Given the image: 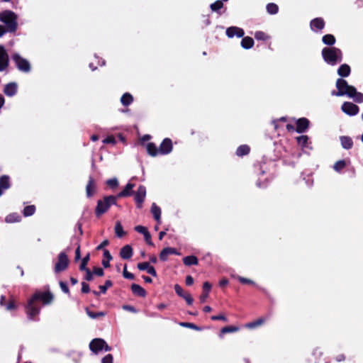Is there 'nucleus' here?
Masks as SVG:
<instances>
[{
  "label": "nucleus",
  "instance_id": "obj_1",
  "mask_svg": "<svg viewBox=\"0 0 363 363\" xmlns=\"http://www.w3.org/2000/svg\"><path fill=\"white\" fill-rule=\"evenodd\" d=\"M336 87L337 91H332L333 96H347L350 98H353L357 103L363 102V94L358 92L356 88L352 85H349L347 82L342 78H339L336 81Z\"/></svg>",
  "mask_w": 363,
  "mask_h": 363
},
{
  "label": "nucleus",
  "instance_id": "obj_2",
  "mask_svg": "<svg viewBox=\"0 0 363 363\" xmlns=\"http://www.w3.org/2000/svg\"><path fill=\"white\" fill-rule=\"evenodd\" d=\"M321 53L324 61L328 65L334 66L342 60V52L340 48H324Z\"/></svg>",
  "mask_w": 363,
  "mask_h": 363
},
{
  "label": "nucleus",
  "instance_id": "obj_3",
  "mask_svg": "<svg viewBox=\"0 0 363 363\" xmlns=\"http://www.w3.org/2000/svg\"><path fill=\"white\" fill-rule=\"evenodd\" d=\"M113 205H117V199L113 195L106 196L102 199L98 200L95 208L96 216L100 218Z\"/></svg>",
  "mask_w": 363,
  "mask_h": 363
},
{
  "label": "nucleus",
  "instance_id": "obj_4",
  "mask_svg": "<svg viewBox=\"0 0 363 363\" xmlns=\"http://www.w3.org/2000/svg\"><path fill=\"white\" fill-rule=\"evenodd\" d=\"M0 21L5 23L7 32L14 33L16 31L18 28L17 16L13 11L6 10L1 12Z\"/></svg>",
  "mask_w": 363,
  "mask_h": 363
},
{
  "label": "nucleus",
  "instance_id": "obj_5",
  "mask_svg": "<svg viewBox=\"0 0 363 363\" xmlns=\"http://www.w3.org/2000/svg\"><path fill=\"white\" fill-rule=\"evenodd\" d=\"M35 302L40 301L43 305H49L54 300L53 294L49 291H36L30 297Z\"/></svg>",
  "mask_w": 363,
  "mask_h": 363
},
{
  "label": "nucleus",
  "instance_id": "obj_6",
  "mask_svg": "<svg viewBox=\"0 0 363 363\" xmlns=\"http://www.w3.org/2000/svg\"><path fill=\"white\" fill-rule=\"evenodd\" d=\"M26 313L28 319L31 320H36L35 318L39 315L40 308L38 303L32 298L28 300L27 304L25 306Z\"/></svg>",
  "mask_w": 363,
  "mask_h": 363
},
{
  "label": "nucleus",
  "instance_id": "obj_7",
  "mask_svg": "<svg viewBox=\"0 0 363 363\" xmlns=\"http://www.w3.org/2000/svg\"><path fill=\"white\" fill-rule=\"evenodd\" d=\"M69 259L65 252H61L57 256V261L55 264L54 272L55 274L65 271L69 266Z\"/></svg>",
  "mask_w": 363,
  "mask_h": 363
},
{
  "label": "nucleus",
  "instance_id": "obj_8",
  "mask_svg": "<svg viewBox=\"0 0 363 363\" xmlns=\"http://www.w3.org/2000/svg\"><path fill=\"white\" fill-rule=\"evenodd\" d=\"M11 58L20 71L23 72H29L30 71V65L29 62L23 58L19 54H13Z\"/></svg>",
  "mask_w": 363,
  "mask_h": 363
},
{
  "label": "nucleus",
  "instance_id": "obj_9",
  "mask_svg": "<svg viewBox=\"0 0 363 363\" xmlns=\"http://www.w3.org/2000/svg\"><path fill=\"white\" fill-rule=\"evenodd\" d=\"M133 196L137 208H141L146 197V187L140 185L137 191L133 193Z\"/></svg>",
  "mask_w": 363,
  "mask_h": 363
},
{
  "label": "nucleus",
  "instance_id": "obj_10",
  "mask_svg": "<svg viewBox=\"0 0 363 363\" xmlns=\"http://www.w3.org/2000/svg\"><path fill=\"white\" fill-rule=\"evenodd\" d=\"M342 111L349 116H355L359 113V106L356 104L345 101L342 105Z\"/></svg>",
  "mask_w": 363,
  "mask_h": 363
},
{
  "label": "nucleus",
  "instance_id": "obj_11",
  "mask_svg": "<svg viewBox=\"0 0 363 363\" xmlns=\"http://www.w3.org/2000/svg\"><path fill=\"white\" fill-rule=\"evenodd\" d=\"M173 145L172 141L170 138H166L161 143L159 147V153L160 155H167L172 151Z\"/></svg>",
  "mask_w": 363,
  "mask_h": 363
},
{
  "label": "nucleus",
  "instance_id": "obj_12",
  "mask_svg": "<svg viewBox=\"0 0 363 363\" xmlns=\"http://www.w3.org/2000/svg\"><path fill=\"white\" fill-rule=\"evenodd\" d=\"M9 65V55L3 45H0V72L5 70Z\"/></svg>",
  "mask_w": 363,
  "mask_h": 363
},
{
  "label": "nucleus",
  "instance_id": "obj_13",
  "mask_svg": "<svg viewBox=\"0 0 363 363\" xmlns=\"http://www.w3.org/2000/svg\"><path fill=\"white\" fill-rule=\"evenodd\" d=\"M174 291L179 296L183 298L186 301L188 305H191L193 303L194 298L191 295L189 292H185L180 285L175 284Z\"/></svg>",
  "mask_w": 363,
  "mask_h": 363
},
{
  "label": "nucleus",
  "instance_id": "obj_14",
  "mask_svg": "<svg viewBox=\"0 0 363 363\" xmlns=\"http://www.w3.org/2000/svg\"><path fill=\"white\" fill-rule=\"evenodd\" d=\"M105 344V340L101 338H94L89 343V349L95 354H98L100 351L103 350V345Z\"/></svg>",
  "mask_w": 363,
  "mask_h": 363
},
{
  "label": "nucleus",
  "instance_id": "obj_15",
  "mask_svg": "<svg viewBox=\"0 0 363 363\" xmlns=\"http://www.w3.org/2000/svg\"><path fill=\"white\" fill-rule=\"evenodd\" d=\"M96 182L93 177L90 176L86 186V195L88 198H91L96 192Z\"/></svg>",
  "mask_w": 363,
  "mask_h": 363
},
{
  "label": "nucleus",
  "instance_id": "obj_16",
  "mask_svg": "<svg viewBox=\"0 0 363 363\" xmlns=\"http://www.w3.org/2000/svg\"><path fill=\"white\" fill-rule=\"evenodd\" d=\"M134 187H135V184L128 182L125 185L124 189L121 192H119L117 195H116L115 197L118 200V199H120V198H125V197H129L130 196H133V193H134L133 189Z\"/></svg>",
  "mask_w": 363,
  "mask_h": 363
},
{
  "label": "nucleus",
  "instance_id": "obj_17",
  "mask_svg": "<svg viewBox=\"0 0 363 363\" xmlns=\"http://www.w3.org/2000/svg\"><path fill=\"white\" fill-rule=\"evenodd\" d=\"M310 121L306 118H301L296 121V131L298 133H302L306 131L308 128Z\"/></svg>",
  "mask_w": 363,
  "mask_h": 363
},
{
  "label": "nucleus",
  "instance_id": "obj_18",
  "mask_svg": "<svg viewBox=\"0 0 363 363\" xmlns=\"http://www.w3.org/2000/svg\"><path fill=\"white\" fill-rule=\"evenodd\" d=\"M244 35V30L236 26H231L226 29V35L230 38H233L235 35L238 38H242Z\"/></svg>",
  "mask_w": 363,
  "mask_h": 363
},
{
  "label": "nucleus",
  "instance_id": "obj_19",
  "mask_svg": "<svg viewBox=\"0 0 363 363\" xmlns=\"http://www.w3.org/2000/svg\"><path fill=\"white\" fill-rule=\"evenodd\" d=\"M170 255H180L177 252V249L174 247H167L164 248L160 253V259L162 262H165L168 259V256Z\"/></svg>",
  "mask_w": 363,
  "mask_h": 363
},
{
  "label": "nucleus",
  "instance_id": "obj_20",
  "mask_svg": "<svg viewBox=\"0 0 363 363\" xmlns=\"http://www.w3.org/2000/svg\"><path fill=\"white\" fill-rule=\"evenodd\" d=\"M119 255L123 259H130L133 255V247L130 245H124L121 249Z\"/></svg>",
  "mask_w": 363,
  "mask_h": 363
},
{
  "label": "nucleus",
  "instance_id": "obj_21",
  "mask_svg": "<svg viewBox=\"0 0 363 363\" xmlns=\"http://www.w3.org/2000/svg\"><path fill=\"white\" fill-rule=\"evenodd\" d=\"M325 21L322 18H315L310 23L311 28L313 30H320L325 27Z\"/></svg>",
  "mask_w": 363,
  "mask_h": 363
},
{
  "label": "nucleus",
  "instance_id": "obj_22",
  "mask_svg": "<svg viewBox=\"0 0 363 363\" xmlns=\"http://www.w3.org/2000/svg\"><path fill=\"white\" fill-rule=\"evenodd\" d=\"M17 84L15 82H10L6 84L4 93L8 96H13L17 93Z\"/></svg>",
  "mask_w": 363,
  "mask_h": 363
},
{
  "label": "nucleus",
  "instance_id": "obj_23",
  "mask_svg": "<svg viewBox=\"0 0 363 363\" xmlns=\"http://www.w3.org/2000/svg\"><path fill=\"white\" fill-rule=\"evenodd\" d=\"M130 289L135 296L143 298L147 296L146 291L139 284H132Z\"/></svg>",
  "mask_w": 363,
  "mask_h": 363
},
{
  "label": "nucleus",
  "instance_id": "obj_24",
  "mask_svg": "<svg viewBox=\"0 0 363 363\" xmlns=\"http://www.w3.org/2000/svg\"><path fill=\"white\" fill-rule=\"evenodd\" d=\"M211 284L208 281H205L203 284V292L199 298L201 303H204L208 296L209 292L211 289Z\"/></svg>",
  "mask_w": 363,
  "mask_h": 363
},
{
  "label": "nucleus",
  "instance_id": "obj_25",
  "mask_svg": "<svg viewBox=\"0 0 363 363\" xmlns=\"http://www.w3.org/2000/svg\"><path fill=\"white\" fill-rule=\"evenodd\" d=\"M266 320H267V318L260 317L257 320H255L252 322L246 323L245 325V328H248V329H254L255 328H257V327L263 325Z\"/></svg>",
  "mask_w": 363,
  "mask_h": 363
},
{
  "label": "nucleus",
  "instance_id": "obj_26",
  "mask_svg": "<svg viewBox=\"0 0 363 363\" xmlns=\"http://www.w3.org/2000/svg\"><path fill=\"white\" fill-rule=\"evenodd\" d=\"M341 145L344 149L350 150L353 147V140L349 136L342 135L340 137Z\"/></svg>",
  "mask_w": 363,
  "mask_h": 363
},
{
  "label": "nucleus",
  "instance_id": "obj_27",
  "mask_svg": "<svg viewBox=\"0 0 363 363\" xmlns=\"http://www.w3.org/2000/svg\"><path fill=\"white\" fill-rule=\"evenodd\" d=\"M350 72L351 68L347 64L341 65L337 69V74L341 77H348L350 74Z\"/></svg>",
  "mask_w": 363,
  "mask_h": 363
},
{
  "label": "nucleus",
  "instance_id": "obj_28",
  "mask_svg": "<svg viewBox=\"0 0 363 363\" xmlns=\"http://www.w3.org/2000/svg\"><path fill=\"white\" fill-rule=\"evenodd\" d=\"M151 213L157 223L160 224L161 223V208L155 203L152 204Z\"/></svg>",
  "mask_w": 363,
  "mask_h": 363
},
{
  "label": "nucleus",
  "instance_id": "obj_29",
  "mask_svg": "<svg viewBox=\"0 0 363 363\" xmlns=\"http://www.w3.org/2000/svg\"><path fill=\"white\" fill-rule=\"evenodd\" d=\"M147 153L152 157H156L159 153V147L154 143H149L146 145Z\"/></svg>",
  "mask_w": 363,
  "mask_h": 363
},
{
  "label": "nucleus",
  "instance_id": "obj_30",
  "mask_svg": "<svg viewBox=\"0 0 363 363\" xmlns=\"http://www.w3.org/2000/svg\"><path fill=\"white\" fill-rule=\"evenodd\" d=\"M242 39L241 40V46L244 49H250L254 45V40L252 38L247 36V37H242Z\"/></svg>",
  "mask_w": 363,
  "mask_h": 363
},
{
  "label": "nucleus",
  "instance_id": "obj_31",
  "mask_svg": "<svg viewBox=\"0 0 363 363\" xmlns=\"http://www.w3.org/2000/svg\"><path fill=\"white\" fill-rule=\"evenodd\" d=\"M21 220V216L18 213H12L6 216L5 221L9 223H18Z\"/></svg>",
  "mask_w": 363,
  "mask_h": 363
},
{
  "label": "nucleus",
  "instance_id": "obj_32",
  "mask_svg": "<svg viewBox=\"0 0 363 363\" xmlns=\"http://www.w3.org/2000/svg\"><path fill=\"white\" fill-rule=\"evenodd\" d=\"M224 4L222 0H217L210 5L212 11L216 12L218 14L221 15L220 10L223 8Z\"/></svg>",
  "mask_w": 363,
  "mask_h": 363
},
{
  "label": "nucleus",
  "instance_id": "obj_33",
  "mask_svg": "<svg viewBox=\"0 0 363 363\" xmlns=\"http://www.w3.org/2000/svg\"><path fill=\"white\" fill-rule=\"evenodd\" d=\"M198 262V258L194 255H189L183 258V263L186 266L197 265Z\"/></svg>",
  "mask_w": 363,
  "mask_h": 363
},
{
  "label": "nucleus",
  "instance_id": "obj_34",
  "mask_svg": "<svg viewBox=\"0 0 363 363\" xmlns=\"http://www.w3.org/2000/svg\"><path fill=\"white\" fill-rule=\"evenodd\" d=\"M250 152V147L247 145H240L236 150V155L239 157L247 155Z\"/></svg>",
  "mask_w": 363,
  "mask_h": 363
},
{
  "label": "nucleus",
  "instance_id": "obj_35",
  "mask_svg": "<svg viewBox=\"0 0 363 363\" xmlns=\"http://www.w3.org/2000/svg\"><path fill=\"white\" fill-rule=\"evenodd\" d=\"M11 186L10 178L8 175H2L0 177V187L3 190H6Z\"/></svg>",
  "mask_w": 363,
  "mask_h": 363
},
{
  "label": "nucleus",
  "instance_id": "obj_36",
  "mask_svg": "<svg viewBox=\"0 0 363 363\" xmlns=\"http://www.w3.org/2000/svg\"><path fill=\"white\" fill-rule=\"evenodd\" d=\"M297 143L298 145H300L302 148H307L308 147V143L309 138L308 135H301L296 138Z\"/></svg>",
  "mask_w": 363,
  "mask_h": 363
},
{
  "label": "nucleus",
  "instance_id": "obj_37",
  "mask_svg": "<svg viewBox=\"0 0 363 363\" xmlns=\"http://www.w3.org/2000/svg\"><path fill=\"white\" fill-rule=\"evenodd\" d=\"M133 97L129 93L123 94L121 98V102L125 106H129L130 104H131L133 103Z\"/></svg>",
  "mask_w": 363,
  "mask_h": 363
},
{
  "label": "nucleus",
  "instance_id": "obj_38",
  "mask_svg": "<svg viewBox=\"0 0 363 363\" xmlns=\"http://www.w3.org/2000/svg\"><path fill=\"white\" fill-rule=\"evenodd\" d=\"M322 41L324 44L332 46L335 43L336 40L333 35L326 34L323 36Z\"/></svg>",
  "mask_w": 363,
  "mask_h": 363
},
{
  "label": "nucleus",
  "instance_id": "obj_39",
  "mask_svg": "<svg viewBox=\"0 0 363 363\" xmlns=\"http://www.w3.org/2000/svg\"><path fill=\"white\" fill-rule=\"evenodd\" d=\"M86 314L88 315V316L93 319L104 317L106 314L104 311L94 312V311H89L87 308H86Z\"/></svg>",
  "mask_w": 363,
  "mask_h": 363
},
{
  "label": "nucleus",
  "instance_id": "obj_40",
  "mask_svg": "<svg viewBox=\"0 0 363 363\" xmlns=\"http://www.w3.org/2000/svg\"><path fill=\"white\" fill-rule=\"evenodd\" d=\"M267 11L271 15L277 14L279 11V6L274 3H269L267 6Z\"/></svg>",
  "mask_w": 363,
  "mask_h": 363
},
{
  "label": "nucleus",
  "instance_id": "obj_41",
  "mask_svg": "<svg viewBox=\"0 0 363 363\" xmlns=\"http://www.w3.org/2000/svg\"><path fill=\"white\" fill-rule=\"evenodd\" d=\"M35 212V206L34 205L27 206L23 208V213L25 217L33 216Z\"/></svg>",
  "mask_w": 363,
  "mask_h": 363
},
{
  "label": "nucleus",
  "instance_id": "obj_42",
  "mask_svg": "<svg viewBox=\"0 0 363 363\" xmlns=\"http://www.w3.org/2000/svg\"><path fill=\"white\" fill-rule=\"evenodd\" d=\"M347 166L346 161L344 160L337 161L333 166V169L337 172H341Z\"/></svg>",
  "mask_w": 363,
  "mask_h": 363
},
{
  "label": "nucleus",
  "instance_id": "obj_43",
  "mask_svg": "<svg viewBox=\"0 0 363 363\" xmlns=\"http://www.w3.org/2000/svg\"><path fill=\"white\" fill-rule=\"evenodd\" d=\"M115 233L116 236H118V238H122L125 234V233L123 230V226L119 221L116 222V223Z\"/></svg>",
  "mask_w": 363,
  "mask_h": 363
},
{
  "label": "nucleus",
  "instance_id": "obj_44",
  "mask_svg": "<svg viewBox=\"0 0 363 363\" xmlns=\"http://www.w3.org/2000/svg\"><path fill=\"white\" fill-rule=\"evenodd\" d=\"M239 330H240V328L237 326L228 325V326L223 327L220 330V333L226 334V333H234V332L238 331Z\"/></svg>",
  "mask_w": 363,
  "mask_h": 363
},
{
  "label": "nucleus",
  "instance_id": "obj_45",
  "mask_svg": "<svg viewBox=\"0 0 363 363\" xmlns=\"http://www.w3.org/2000/svg\"><path fill=\"white\" fill-rule=\"evenodd\" d=\"M179 324V325H181V326L184 327V328H187L193 329V330H197V331L201 330V328L200 327H199L198 325H195L193 323L180 322Z\"/></svg>",
  "mask_w": 363,
  "mask_h": 363
},
{
  "label": "nucleus",
  "instance_id": "obj_46",
  "mask_svg": "<svg viewBox=\"0 0 363 363\" xmlns=\"http://www.w3.org/2000/svg\"><path fill=\"white\" fill-rule=\"evenodd\" d=\"M4 307L8 311H13L18 308V305L14 298H11V299H9L8 303L5 304Z\"/></svg>",
  "mask_w": 363,
  "mask_h": 363
},
{
  "label": "nucleus",
  "instance_id": "obj_47",
  "mask_svg": "<svg viewBox=\"0 0 363 363\" xmlns=\"http://www.w3.org/2000/svg\"><path fill=\"white\" fill-rule=\"evenodd\" d=\"M89 259H90V255L89 254H87L82 260V262L79 265V270L80 271H84V270H86L88 269L89 268L86 267L87 266V264L89 261Z\"/></svg>",
  "mask_w": 363,
  "mask_h": 363
},
{
  "label": "nucleus",
  "instance_id": "obj_48",
  "mask_svg": "<svg viewBox=\"0 0 363 363\" xmlns=\"http://www.w3.org/2000/svg\"><path fill=\"white\" fill-rule=\"evenodd\" d=\"M255 38L257 40H263V41H266L269 38V37L263 31L255 32Z\"/></svg>",
  "mask_w": 363,
  "mask_h": 363
},
{
  "label": "nucleus",
  "instance_id": "obj_49",
  "mask_svg": "<svg viewBox=\"0 0 363 363\" xmlns=\"http://www.w3.org/2000/svg\"><path fill=\"white\" fill-rule=\"evenodd\" d=\"M113 286V282L111 280H106L105 281L104 285H100L99 286L100 289V292L102 294H106V291L108 288L111 287Z\"/></svg>",
  "mask_w": 363,
  "mask_h": 363
},
{
  "label": "nucleus",
  "instance_id": "obj_50",
  "mask_svg": "<svg viewBox=\"0 0 363 363\" xmlns=\"http://www.w3.org/2000/svg\"><path fill=\"white\" fill-rule=\"evenodd\" d=\"M106 184L108 186H109L111 189H114L118 187V181L116 178H113L108 179L106 182Z\"/></svg>",
  "mask_w": 363,
  "mask_h": 363
},
{
  "label": "nucleus",
  "instance_id": "obj_51",
  "mask_svg": "<svg viewBox=\"0 0 363 363\" xmlns=\"http://www.w3.org/2000/svg\"><path fill=\"white\" fill-rule=\"evenodd\" d=\"M123 276L124 277V278L130 279V280H133L135 279V275L127 271V264L124 265Z\"/></svg>",
  "mask_w": 363,
  "mask_h": 363
},
{
  "label": "nucleus",
  "instance_id": "obj_52",
  "mask_svg": "<svg viewBox=\"0 0 363 363\" xmlns=\"http://www.w3.org/2000/svg\"><path fill=\"white\" fill-rule=\"evenodd\" d=\"M59 285L60 286V289H62V291L66 294H68V295H70V291H69V289L67 284L66 282L65 281H60L59 282Z\"/></svg>",
  "mask_w": 363,
  "mask_h": 363
},
{
  "label": "nucleus",
  "instance_id": "obj_53",
  "mask_svg": "<svg viewBox=\"0 0 363 363\" xmlns=\"http://www.w3.org/2000/svg\"><path fill=\"white\" fill-rule=\"evenodd\" d=\"M238 279L242 284L255 285V283L252 280H251V279H250L248 278H245V277H238Z\"/></svg>",
  "mask_w": 363,
  "mask_h": 363
},
{
  "label": "nucleus",
  "instance_id": "obj_54",
  "mask_svg": "<svg viewBox=\"0 0 363 363\" xmlns=\"http://www.w3.org/2000/svg\"><path fill=\"white\" fill-rule=\"evenodd\" d=\"M150 263L147 262H140L137 265V267L139 270L140 271H145V270H147V269L149 268L150 267Z\"/></svg>",
  "mask_w": 363,
  "mask_h": 363
},
{
  "label": "nucleus",
  "instance_id": "obj_55",
  "mask_svg": "<svg viewBox=\"0 0 363 363\" xmlns=\"http://www.w3.org/2000/svg\"><path fill=\"white\" fill-rule=\"evenodd\" d=\"M103 143L104 144H113L115 145L116 143V140L114 136L108 135L104 140Z\"/></svg>",
  "mask_w": 363,
  "mask_h": 363
},
{
  "label": "nucleus",
  "instance_id": "obj_56",
  "mask_svg": "<svg viewBox=\"0 0 363 363\" xmlns=\"http://www.w3.org/2000/svg\"><path fill=\"white\" fill-rule=\"evenodd\" d=\"M91 272L93 273V275L95 274L98 277H102L104 274V269L101 267H94Z\"/></svg>",
  "mask_w": 363,
  "mask_h": 363
},
{
  "label": "nucleus",
  "instance_id": "obj_57",
  "mask_svg": "<svg viewBox=\"0 0 363 363\" xmlns=\"http://www.w3.org/2000/svg\"><path fill=\"white\" fill-rule=\"evenodd\" d=\"M113 357L111 354H108L101 359V363H113Z\"/></svg>",
  "mask_w": 363,
  "mask_h": 363
},
{
  "label": "nucleus",
  "instance_id": "obj_58",
  "mask_svg": "<svg viewBox=\"0 0 363 363\" xmlns=\"http://www.w3.org/2000/svg\"><path fill=\"white\" fill-rule=\"evenodd\" d=\"M83 272H86V274L84 277V279L86 281H91L94 279L93 273L91 272V271L89 269H88L86 270H84Z\"/></svg>",
  "mask_w": 363,
  "mask_h": 363
},
{
  "label": "nucleus",
  "instance_id": "obj_59",
  "mask_svg": "<svg viewBox=\"0 0 363 363\" xmlns=\"http://www.w3.org/2000/svg\"><path fill=\"white\" fill-rule=\"evenodd\" d=\"M212 320H223L226 322L228 320L227 318L223 314H219L216 315H213L211 317Z\"/></svg>",
  "mask_w": 363,
  "mask_h": 363
},
{
  "label": "nucleus",
  "instance_id": "obj_60",
  "mask_svg": "<svg viewBox=\"0 0 363 363\" xmlns=\"http://www.w3.org/2000/svg\"><path fill=\"white\" fill-rule=\"evenodd\" d=\"M135 230L137 231L139 233L143 234V235L149 232L147 229V228L143 226V225H137L135 227Z\"/></svg>",
  "mask_w": 363,
  "mask_h": 363
},
{
  "label": "nucleus",
  "instance_id": "obj_61",
  "mask_svg": "<svg viewBox=\"0 0 363 363\" xmlns=\"http://www.w3.org/2000/svg\"><path fill=\"white\" fill-rule=\"evenodd\" d=\"M144 238H145V240L146 242V243L150 246H153L154 245V243L152 242V238H151V235L149 232L146 233L145 235H144Z\"/></svg>",
  "mask_w": 363,
  "mask_h": 363
},
{
  "label": "nucleus",
  "instance_id": "obj_62",
  "mask_svg": "<svg viewBox=\"0 0 363 363\" xmlns=\"http://www.w3.org/2000/svg\"><path fill=\"white\" fill-rule=\"evenodd\" d=\"M122 308L123 309L131 313H135L138 312L137 309L134 306L130 305H123Z\"/></svg>",
  "mask_w": 363,
  "mask_h": 363
},
{
  "label": "nucleus",
  "instance_id": "obj_63",
  "mask_svg": "<svg viewBox=\"0 0 363 363\" xmlns=\"http://www.w3.org/2000/svg\"><path fill=\"white\" fill-rule=\"evenodd\" d=\"M89 291H90L89 285L84 281L82 282V292L83 294H87Z\"/></svg>",
  "mask_w": 363,
  "mask_h": 363
},
{
  "label": "nucleus",
  "instance_id": "obj_64",
  "mask_svg": "<svg viewBox=\"0 0 363 363\" xmlns=\"http://www.w3.org/2000/svg\"><path fill=\"white\" fill-rule=\"evenodd\" d=\"M147 272L155 277H157V275L155 269L151 265H150L149 268L147 270Z\"/></svg>",
  "mask_w": 363,
  "mask_h": 363
}]
</instances>
